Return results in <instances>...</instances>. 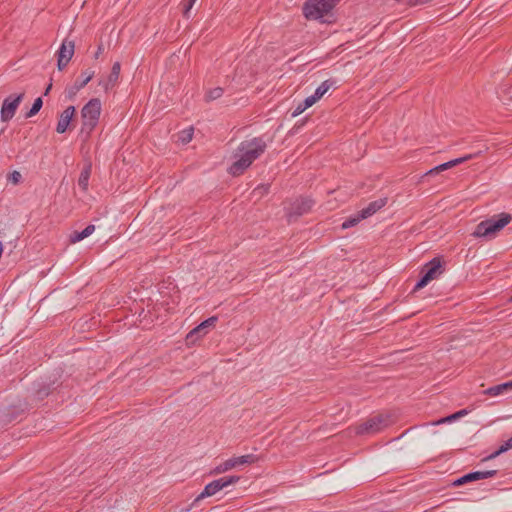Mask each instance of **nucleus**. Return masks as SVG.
Returning <instances> with one entry per match:
<instances>
[{
    "mask_svg": "<svg viewBox=\"0 0 512 512\" xmlns=\"http://www.w3.org/2000/svg\"><path fill=\"white\" fill-rule=\"evenodd\" d=\"M267 144L263 137H254L242 141L237 147L234 158L228 172L232 176H239L251 166L266 150Z\"/></svg>",
    "mask_w": 512,
    "mask_h": 512,
    "instance_id": "obj_1",
    "label": "nucleus"
},
{
    "mask_svg": "<svg viewBox=\"0 0 512 512\" xmlns=\"http://www.w3.org/2000/svg\"><path fill=\"white\" fill-rule=\"evenodd\" d=\"M101 101L99 98L90 99L81 109V129L80 136L86 141L89 139L92 131L99 122L101 114Z\"/></svg>",
    "mask_w": 512,
    "mask_h": 512,
    "instance_id": "obj_2",
    "label": "nucleus"
},
{
    "mask_svg": "<svg viewBox=\"0 0 512 512\" xmlns=\"http://www.w3.org/2000/svg\"><path fill=\"white\" fill-rule=\"evenodd\" d=\"M512 220V216L508 213H500L497 216L481 221L477 224L472 236L476 238L492 239L497 232L502 230Z\"/></svg>",
    "mask_w": 512,
    "mask_h": 512,
    "instance_id": "obj_3",
    "label": "nucleus"
},
{
    "mask_svg": "<svg viewBox=\"0 0 512 512\" xmlns=\"http://www.w3.org/2000/svg\"><path fill=\"white\" fill-rule=\"evenodd\" d=\"M340 0H307L302 8L303 15L308 20H322L328 16Z\"/></svg>",
    "mask_w": 512,
    "mask_h": 512,
    "instance_id": "obj_4",
    "label": "nucleus"
},
{
    "mask_svg": "<svg viewBox=\"0 0 512 512\" xmlns=\"http://www.w3.org/2000/svg\"><path fill=\"white\" fill-rule=\"evenodd\" d=\"M443 272L444 261L440 257H434L422 268L420 279L416 282L413 292L424 288L430 281L438 278Z\"/></svg>",
    "mask_w": 512,
    "mask_h": 512,
    "instance_id": "obj_5",
    "label": "nucleus"
},
{
    "mask_svg": "<svg viewBox=\"0 0 512 512\" xmlns=\"http://www.w3.org/2000/svg\"><path fill=\"white\" fill-rule=\"evenodd\" d=\"M389 417L384 415H376L368 420H366L364 423L358 425L356 427V434L358 435H364V434H375L379 431H381L383 428L387 427L389 425Z\"/></svg>",
    "mask_w": 512,
    "mask_h": 512,
    "instance_id": "obj_6",
    "label": "nucleus"
},
{
    "mask_svg": "<svg viewBox=\"0 0 512 512\" xmlns=\"http://www.w3.org/2000/svg\"><path fill=\"white\" fill-rule=\"evenodd\" d=\"M239 479V476H226L213 480L204 487V490L197 496L195 501H199L200 499H203L205 497H210L216 494L218 491L222 490L223 488L231 484L237 483Z\"/></svg>",
    "mask_w": 512,
    "mask_h": 512,
    "instance_id": "obj_7",
    "label": "nucleus"
},
{
    "mask_svg": "<svg viewBox=\"0 0 512 512\" xmlns=\"http://www.w3.org/2000/svg\"><path fill=\"white\" fill-rule=\"evenodd\" d=\"M24 96V93L11 94L3 100L0 111V119L2 122H8L14 117L18 106L24 99Z\"/></svg>",
    "mask_w": 512,
    "mask_h": 512,
    "instance_id": "obj_8",
    "label": "nucleus"
},
{
    "mask_svg": "<svg viewBox=\"0 0 512 512\" xmlns=\"http://www.w3.org/2000/svg\"><path fill=\"white\" fill-rule=\"evenodd\" d=\"M257 460H258V457L254 454H247V455H242V456H238V457H233V458H230V459L226 460L225 462L217 465L211 471V474L218 475V474L227 472L237 466L255 463Z\"/></svg>",
    "mask_w": 512,
    "mask_h": 512,
    "instance_id": "obj_9",
    "label": "nucleus"
},
{
    "mask_svg": "<svg viewBox=\"0 0 512 512\" xmlns=\"http://www.w3.org/2000/svg\"><path fill=\"white\" fill-rule=\"evenodd\" d=\"M314 205V200L308 197H301L294 200L287 212L289 221L308 213Z\"/></svg>",
    "mask_w": 512,
    "mask_h": 512,
    "instance_id": "obj_10",
    "label": "nucleus"
},
{
    "mask_svg": "<svg viewBox=\"0 0 512 512\" xmlns=\"http://www.w3.org/2000/svg\"><path fill=\"white\" fill-rule=\"evenodd\" d=\"M217 320V316H211L193 328L186 336L187 343H194L197 339L204 337L209 329L215 326Z\"/></svg>",
    "mask_w": 512,
    "mask_h": 512,
    "instance_id": "obj_11",
    "label": "nucleus"
},
{
    "mask_svg": "<svg viewBox=\"0 0 512 512\" xmlns=\"http://www.w3.org/2000/svg\"><path fill=\"white\" fill-rule=\"evenodd\" d=\"M497 473L498 471L496 469L485 471H472L454 480L452 482V486L458 487L466 483L492 478L496 476Z\"/></svg>",
    "mask_w": 512,
    "mask_h": 512,
    "instance_id": "obj_12",
    "label": "nucleus"
},
{
    "mask_svg": "<svg viewBox=\"0 0 512 512\" xmlns=\"http://www.w3.org/2000/svg\"><path fill=\"white\" fill-rule=\"evenodd\" d=\"M93 76H94L93 70L88 69V70L84 71L81 74V76L75 80L73 85L66 88V90H65L66 97L69 100L74 99L76 94L88 84V82L93 78Z\"/></svg>",
    "mask_w": 512,
    "mask_h": 512,
    "instance_id": "obj_13",
    "label": "nucleus"
},
{
    "mask_svg": "<svg viewBox=\"0 0 512 512\" xmlns=\"http://www.w3.org/2000/svg\"><path fill=\"white\" fill-rule=\"evenodd\" d=\"M121 64L116 61L111 68L110 74L106 78L99 80L98 85L103 88L105 93L109 92L118 82L120 76Z\"/></svg>",
    "mask_w": 512,
    "mask_h": 512,
    "instance_id": "obj_14",
    "label": "nucleus"
},
{
    "mask_svg": "<svg viewBox=\"0 0 512 512\" xmlns=\"http://www.w3.org/2000/svg\"><path fill=\"white\" fill-rule=\"evenodd\" d=\"M76 109L74 106H68L59 116L56 132L63 134L68 129L73 117L75 116Z\"/></svg>",
    "mask_w": 512,
    "mask_h": 512,
    "instance_id": "obj_15",
    "label": "nucleus"
},
{
    "mask_svg": "<svg viewBox=\"0 0 512 512\" xmlns=\"http://www.w3.org/2000/svg\"><path fill=\"white\" fill-rule=\"evenodd\" d=\"M512 393V380L507 381L501 384H497L491 386L483 391V394L491 397L503 395V394H511Z\"/></svg>",
    "mask_w": 512,
    "mask_h": 512,
    "instance_id": "obj_16",
    "label": "nucleus"
},
{
    "mask_svg": "<svg viewBox=\"0 0 512 512\" xmlns=\"http://www.w3.org/2000/svg\"><path fill=\"white\" fill-rule=\"evenodd\" d=\"M387 203V198H379L377 200H374L370 202L367 207L363 208L360 211V218H368L372 215H374L377 211H379L381 208H383Z\"/></svg>",
    "mask_w": 512,
    "mask_h": 512,
    "instance_id": "obj_17",
    "label": "nucleus"
},
{
    "mask_svg": "<svg viewBox=\"0 0 512 512\" xmlns=\"http://www.w3.org/2000/svg\"><path fill=\"white\" fill-rule=\"evenodd\" d=\"M74 49H75L74 41L73 40H69V39H65L62 42V44H61L57 54L62 59L66 58L68 60H71V58L74 55Z\"/></svg>",
    "mask_w": 512,
    "mask_h": 512,
    "instance_id": "obj_18",
    "label": "nucleus"
},
{
    "mask_svg": "<svg viewBox=\"0 0 512 512\" xmlns=\"http://www.w3.org/2000/svg\"><path fill=\"white\" fill-rule=\"evenodd\" d=\"M91 171H92V163L91 162H87L81 173H80V176L78 178V185L79 187L82 189V191L86 192L88 190V185H89V179H90V176H91Z\"/></svg>",
    "mask_w": 512,
    "mask_h": 512,
    "instance_id": "obj_19",
    "label": "nucleus"
},
{
    "mask_svg": "<svg viewBox=\"0 0 512 512\" xmlns=\"http://www.w3.org/2000/svg\"><path fill=\"white\" fill-rule=\"evenodd\" d=\"M95 231V226L93 224H89L82 231H74L70 234L69 240L71 243H77L82 241L83 239L90 236Z\"/></svg>",
    "mask_w": 512,
    "mask_h": 512,
    "instance_id": "obj_20",
    "label": "nucleus"
},
{
    "mask_svg": "<svg viewBox=\"0 0 512 512\" xmlns=\"http://www.w3.org/2000/svg\"><path fill=\"white\" fill-rule=\"evenodd\" d=\"M477 154H467L463 157H459V158H456V159H453V160H450L448 162H445V163H442L440 165H437L438 167V171L440 172H443L447 169H450L452 167H455L457 166L458 164H461V163H464L468 160H471L473 159Z\"/></svg>",
    "mask_w": 512,
    "mask_h": 512,
    "instance_id": "obj_21",
    "label": "nucleus"
},
{
    "mask_svg": "<svg viewBox=\"0 0 512 512\" xmlns=\"http://www.w3.org/2000/svg\"><path fill=\"white\" fill-rule=\"evenodd\" d=\"M336 85V80L334 79H327L323 81L315 90L314 96L319 100L321 99L324 94L333 86Z\"/></svg>",
    "mask_w": 512,
    "mask_h": 512,
    "instance_id": "obj_22",
    "label": "nucleus"
},
{
    "mask_svg": "<svg viewBox=\"0 0 512 512\" xmlns=\"http://www.w3.org/2000/svg\"><path fill=\"white\" fill-rule=\"evenodd\" d=\"M510 449H512V437L509 438L507 441H505L496 451H494L490 455L483 458L482 461L492 460V459L496 458L497 456H499L500 454L507 452Z\"/></svg>",
    "mask_w": 512,
    "mask_h": 512,
    "instance_id": "obj_23",
    "label": "nucleus"
},
{
    "mask_svg": "<svg viewBox=\"0 0 512 512\" xmlns=\"http://www.w3.org/2000/svg\"><path fill=\"white\" fill-rule=\"evenodd\" d=\"M468 413H469L468 409H461L449 416H446L436 422H433V425H438V424H442V423H449V422L455 421L463 416H466Z\"/></svg>",
    "mask_w": 512,
    "mask_h": 512,
    "instance_id": "obj_24",
    "label": "nucleus"
},
{
    "mask_svg": "<svg viewBox=\"0 0 512 512\" xmlns=\"http://www.w3.org/2000/svg\"><path fill=\"white\" fill-rule=\"evenodd\" d=\"M42 106H43L42 98L41 97L36 98L32 104V107L30 108V110L28 112H26L25 117L31 118V117L35 116L41 110Z\"/></svg>",
    "mask_w": 512,
    "mask_h": 512,
    "instance_id": "obj_25",
    "label": "nucleus"
},
{
    "mask_svg": "<svg viewBox=\"0 0 512 512\" xmlns=\"http://www.w3.org/2000/svg\"><path fill=\"white\" fill-rule=\"evenodd\" d=\"M498 94L505 100H512V84L503 83L498 90Z\"/></svg>",
    "mask_w": 512,
    "mask_h": 512,
    "instance_id": "obj_26",
    "label": "nucleus"
},
{
    "mask_svg": "<svg viewBox=\"0 0 512 512\" xmlns=\"http://www.w3.org/2000/svg\"><path fill=\"white\" fill-rule=\"evenodd\" d=\"M224 94V89L222 87H215L210 89L205 96V100L207 102L219 99Z\"/></svg>",
    "mask_w": 512,
    "mask_h": 512,
    "instance_id": "obj_27",
    "label": "nucleus"
},
{
    "mask_svg": "<svg viewBox=\"0 0 512 512\" xmlns=\"http://www.w3.org/2000/svg\"><path fill=\"white\" fill-rule=\"evenodd\" d=\"M364 218H360V211L357 213V215L355 216H351L349 218H347L342 224H341V227L342 229H348V228H351V227H354L356 226L361 220H363Z\"/></svg>",
    "mask_w": 512,
    "mask_h": 512,
    "instance_id": "obj_28",
    "label": "nucleus"
},
{
    "mask_svg": "<svg viewBox=\"0 0 512 512\" xmlns=\"http://www.w3.org/2000/svg\"><path fill=\"white\" fill-rule=\"evenodd\" d=\"M193 138V128L184 129L179 134V141L183 144L189 143Z\"/></svg>",
    "mask_w": 512,
    "mask_h": 512,
    "instance_id": "obj_29",
    "label": "nucleus"
},
{
    "mask_svg": "<svg viewBox=\"0 0 512 512\" xmlns=\"http://www.w3.org/2000/svg\"><path fill=\"white\" fill-rule=\"evenodd\" d=\"M196 0H183L182 6H183V16L186 18H189L190 10L192 9L193 5L195 4Z\"/></svg>",
    "mask_w": 512,
    "mask_h": 512,
    "instance_id": "obj_30",
    "label": "nucleus"
},
{
    "mask_svg": "<svg viewBox=\"0 0 512 512\" xmlns=\"http://www.w3.org/2000/svg\"><path fill=\"white\" fill-rule=\"evenodd\" d=\"M22 179V176L20 172L13 171L8 175V181L12 182L13 184H18Z\"/></svg>",
    "mask_w": 512,
    "mask_h": 512,
    "instance_id": "obj_31",
    "label": "nucleus"
},
{
    "mask_svg": "<svg viewBox=\"0 0 512 512\" xmlns=\"http://www.w3.org/2000/svg\"><path fill=\"white\" fill-rule=\"evenodd\" d=\"M317 101H318V99L312 94V95L306 97L301 103L303 104L304 107H306L308 109L309 107L314 105Z\"/></svg>",
    "mask_w": 512,
    "mask_h": 512,
    "instance_id": "obj_32",
    "label": "nucleus"
},
{
    "mask_svg": "<svg viewBox=\"0 0 512 512\" xmlns=\"http://www.w3.org/2000/svg\"><path fill=\"white\" fill-rule=\"evenodd\" d=\"M307 108L303 106V104L300 102L296 108L294 109V111L292 112V117H296L300 114H302Z\"/></svg>",
    "mask_w": 512,
    "mask_h": 512,
    "instance_id": "obj_33",
    "label": "nucleus"
},
{
    "mask_svg": "<svg viewBox=\"0 0 512 512\" xmlns=\"http://www.w3.org/2000/svg\"><path fill=\"white\" fill-rule=\"evenodd\" d=\"M69 62H70V60H68L66 58L62 59L61 57L58 56V61H57L58 69L63 70L68 65Z\"/></svg>",
    "mask_w": 512,
    "mask_h": 512,
    "instance_id": "obj_34",
    "label": "nucleus"
},
{
    "mask_svg": "<svg viewBox=\"0 0 512 512\" xmlns=\"http://www.w3.org/2000/svg\"><path fill=\"white\" fill-rule=\"evenodd\" d=\"M440 171H438V167H434L430 170H428L426 173H425V176H433V175H436V174H439Z\"/></svg>",
    "mask_w": 512,
    "mask_h": 512,
    "instance_id": "obj_35",
    "label": "nucleus"
},
{
    "mask_svg": "<svg viewBox=\"0 0 512 512\" xmlns=\"http://www.w3.org/2000/svg\"><path fill=\"white\" fill-rule=\"evenodd\" d=\"M103 50V44H100L97 48V51L95 52L94 58L97 59L102 54Z\"/></svg>",
    "mask_w": 512,
    "mask_h": 512,
    "instance_id": "obj_36",
    "label": "nucleus"
},
{
    "mask_svg": "<svg viewBox=\"0 0 512 512\" xmlns=\"http://www.w3.org/2000/svg\"><path fill=\"white\" fill-rule=\"evenodd\" d=\"M51 88H52V83L50 82V83L48 84V86L46 87L45 91H44V95H45V96L49 94V92H50Z\"/></svg>",
    "mask_w": 512,
    "mask_h": 512,
    "instance_id": "obj_37",
    "label": "nucleus"
},
{
    "mask_svg": "<svg viewBox=\"0 0 512 512\" xmlns=\"http://www.w3.org/2000/svg\"><path fill=\"white\" fill-rule=\"evenodd\" d=\"M428 0H415L413 3H426Z\"/></svg>",
    "mask_w": 512,
    "mask_h": 512,
    "instance_id": "obj_38",
    "label": "nucleus"
},
{
    "mask_svg": "<svg viewBox=\"0 0 512 512\" xmlns=\"http://www.w3.org/2000/svg\"><path fill=\"white\" fill-rule=\"evenodd\" d=\"M510 300L512 301V296H511V299H510Z\"/></svg>",
    "mask_w": 512,
    "mask_h": 512,
    "instance_id": "obj_39",
    "label": "nucleus"
}]
</instances>
